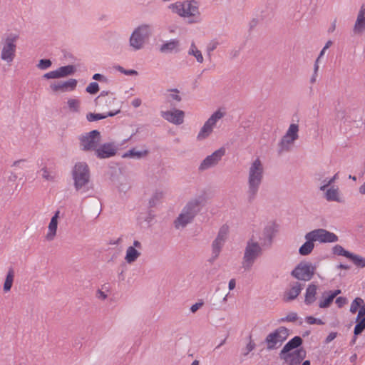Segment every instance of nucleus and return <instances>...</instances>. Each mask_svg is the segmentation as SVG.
<instances>
[{"mask_svg": "<svg viewBox=\"0 0 365 365\" xmlns=\"http://www.w3.org/2000/svg\"><path fill=\"white\" fill-rule=\"evenodd\" d=\"M99 91L98 83L96 82H91L86 87V91L91 95L96 94Z\"/></svg>", "mask_w": 365, "mask_h": 365, "instance_id": "nucleus-47", "label": "nucleus"}, {"mask_svg": "<svg viewBox=\"0 0 365 365\" xmlns=\"http://www.w3.org/2000/svg\"><path fill=\"white\" fill-rule=\"evenodd\" d=\"M77 86V81L71 78L66 81L54 82L51 84L50 87L53 91L67 92L75 90Z\"/></svg>", "mask_w": 365, "mask_h": 365, "instance_id": "nucleus-15", "label": "nucleus"}, {"mask_svg": "<svg viewBox=\"0 0 365 365\" xmlns=\"http://www.w3.org/2000/svg\"><path fill=\"white\" fill-rule=\"evenodd\" d=\"M105 119L104 113H88L86 115V120L88 122H93L99 120Z\"/></svg>", "mask_w": 365, "mask_h": 365, "instance_id": "nucleus-46", "label": "nucleus"}, {"mask_svg": "<svg viewBox=\"0 0 365 365\" xmlns=\"http://www.w3.org/2000/svg\"><path fill=\"white\" fill-rule=\"evenodd\" d=\"M96 296L98 299L102 300H104L107 298V294L101 290H98Z\"/></svg>", "mask_w": 365, "mask_h": 365, "instance_id": "nucleus-63", "label": "nucleus"}, {"mask_svg": "<svg viewBox=\"0 0 365 365\" xmlns=\"http://www.w3.org/2000/svg\"><path fill=\"white\" fill-rule=\"evenodd\" d=\"M225 243L215 239L212 243V261H215L220 255Z\"/></svg>", "mask_w": 365, "mask_h": 365, "instance_id": "nucleus-29", "label": "nucleus"}, {"mask_svg": "<svg viewBox=\"0 0 365 365\" xmlns=\"http://www.w3.org/2000/svg\"><path fill=\"white\" fill-rule=\"evenodd\" d=\"M116 69L118 71H120L121 73H123L127 76H133V75L138 74V72L135 70H133V69L126 70L120 66H117Z\"/></svg>", "mask_w": 365, "mask_h": 365, "instance_id": "nucleus-52", "label": "nucleus"}, {"mask_svg": "<svg viewBox=\"0 0 365 365\" xmlns=\"http://www.w3.org/2000/svg\"><path fill=\"white\" fill-rule=\"evenodd\" d=\"M168 9L180 17L188 18L190 24H197L202 21L199 3L196 0L176 1L170 4Z\"/></svg>", "mask_w": 365, "mask_h": 365, "instance_id": "nucleus-3", "label": "nucleus"}, {"mask_svg": "<svg viewBox=\"0 0 365 365\" xmlns=\"http://www.w3.org/2000/svg\"><path fill=\"white\" fill-rule=\"evenodd\" d=\"M316 267L309 262H301L292 271L291 274L294 278L302 281L310 280L315 272Z\"/></svg>", "mask_w": 365, "mask_h": 365, "instance_id": "nucleus-10", "label": "nucleus"}, {"mask_svg": "<svg viewBox=\"0 0 365 365\" xmlns=\"http://www.w3.org/2000/svg\"><path fill=\"white\" fill-rule=\"evenodd\" d=\"M365 30V6H362L358 13L356 21L354 26V33L361 34Z\"/></svg>", "mask_w": 365, "mask_h": 365, "instance_id": "nucleus-19", "label": "nucleus"}, {"mask_svg": "<svg viewBox=\"0 0 365 365\" xmlns=\"http://www.w3.org/2000/svg\"><path fill=\"white\" fill-rule=\"evenodd\" d=\"M263 179L264 166L261 160L257 158L248 168L247 198L249 202L256 199Z\"/></svg>", "mask_w": 365, "mask_h": 365, "instance_id": "nucleus-1", "label": "nucleus"}, {"mask_svg": "<svg viewBox=\"0 0 365 365\" xmlns=\"http://www.w3.org/2000/svg\"><path fill=\"white\" fill-rule=\"evenodd\" d=\"M92 78L93 80L98 81L100 82H105V83H106L107 81H108L107 78L105 76H103V75H102L101 73H96V74H94Z\"/></svg>", "mask_w": 365, "mask_h": 365, "instance_id": "nucleus-58", "label": "nucleus"}, {"mask_svg": "<svg viewBox=\"0 0 365 365\" xmlns=\"http://www.w3.org/2000/svg\"><path fill=\"white\" fill-rule=\"evenodd\" d=\"M298 319L297 314L295 312L289 313L285 317H283L279 320V322H294Z\"/></svg>", "mask_w": 365, "mask_h": 365, "instance_id": "nucleus-50", "label": "nucleus"}, {"mask_svg": "<svg viewBox=\"0 0 365 365\" xmlns=\"http://www.w3.org/2000/svg\"><path fill=\"white\" fill-rule=\"evenodd\" d=\"M212 131L213 130L210 127H208V125L204 123L197 135V139L198 140H205L212 133Z\"/></svg>", "mask_w": 365, "mask_h": 365, "instance_id": "nucleus-41", "label": "nucleus"}, {"mask_svg": "<svg viewBox=\"0 0 365 365\" xmlns=\"http://www.w3.org/2000/svg\"><path fill=\"white\" fill-rule=\"evenodd\" d=\"M302 289V286L299 282H295L291 287L289 289L284 295V300L286 302H290L295 299L298 295L300 294Z\"/></svg>", "mask_w": 365, "mask_h": 365, "instance_id": "nucleus-23", "label": "nucleus"}, {"mask_svg": "<svg viewBox=\"0 0 365 365\" xmlns=\"http://www.w3.org/2000/svg\"><path fill=\"white\" fill-rule=\"evenodd\" d=\"M164 196L162 190H155L148 200V208H153L160 204L161 200Z\"/></svg>", "mask_w": 365, "mask_h": 365, "instance_id": "nucleus-26", "label": "nucleus"}, {"mask_svg": "<svg viewBox=\"0 0 365 365\" xmlns=\"http://www.w3.org/2000/svg\"><path fill=\"white\" fill-rule=\"evenodd\" d=\"M225 154V149L224 148H220L213 152L211 155H207L200 164L198 167L199 171H205L216 166L222 160Z\"/></svg>", "mask_w": 365, "mask_h": 365, "instance_id": "nucleus-11", "label": "nucleus"}, {"mask_svg": "<svg viewBox=\"0 0 365 365\" xmlns=\"http://www.w3.org/2000/svg\"><path fill=\"white\" fill-rule=\"evenodd\" d=\"M144 218V220L148 224L150 225L153 220L155 218V215L151 210H148L146 213V216Z\"/></svg>", "mask_w": 365, "mask_h": 365, "instance_id": "nucleus-55", "label": "nucleus"}, {"mask_svg": "<svg viewBox=\"0 0 365 365\" xmlns=\"http://www.w3.org/2000/svg\"><path fill=\"white\" fill-rule=\"evenodd\" d=\"M154 32L151 24H143L137 26L129 38V46L133 51H137L143 48L145 43Z\"/></svg>", "mask_w": 365, "mask_h": 365, "instance_id": "nucleus-6", "label": "nucleus"}, {"mask_svg": "<svg viewBox=\"0 0 365 365\" xmlns=\"http://www.w3.org/2000/svg\"><path fill=\"white\" fill-rule=\"evenodd\" d=\"M79 140L82 150L95 152L101 143V133L98 130H93L81 136Z\"/></svg>", "mask_w": 365, "mask_h": 365, "instance_id": "nucleus-8", "label": "nucleus"}, {"mask_svg": "<svg viewBox=\"0 0 365 365\" xmlns=\"http://www.w3.org/2000/svg\"><path fill=\"white\" fill-rule=\"evenodd\" d=\"M148 153V151L145 150L143 151H137L134 148L129 150L128 151L123 153L122 155L124 158H131L140 159L141 158L146 156Z\"/></svg>", "mask_w": 365, "mask_h": 365, "instance_id": "nucleus-34", "label": "nucleus"}, {"mask_svg": "<svg viewBox=\"0 0 365 365\" xmlns=\"http://www.w3.org/2000/svg\"><path fill=\"white\" fill-rule=\"evenodd\" d=\"M60 211L57 210L54 215L51 217L48 227V232L46 236V239L48 241H52L54 240L56 235V231L58 227V219L59 217Z\"/></svg>", "mask_w": 365, "mask_h": 365, "instance_id": "nucleus-18", "label": "nucleus"}, {"mask_svg": "<svg viewBox=\"0 0 365 365\" xmlns=\"http://www.w3.org/2000/svg\"><path fill=\"white\" fill-rule=\"evenodd\" d=\"M303 341L300 336H296L290 339L282 348L279 353V356L284 355V354L290 352V351L294 349H299V347L302 345Z\"/></svg>", "mask_w": 365, "mask_h": 365, "instance_id": "nucleus-22", "label": "nucleus"}, {"mask_svg": "<svg viewBox=\"0 0 365 365\" xmlns=\"http://www.w3.org/2000/svg\"><path fill=\"white\" fill-rule=\"evenodd\" d=\"M41 172H42V178L47 181L53 182L57 178L56 172L49 170L47 167L41 168Z\"/></svg>", "mask_w": 365, "mask_h": 365, "instance_id": "nucleus-35", "label": "nucleus"}, {"mask_svg": "<svg viewBox=\"0 0 365 365\" xmlns=\"http://www.w3.org/2000/svg\"><path fill=\"white\" fill-rule=\"evenodd\" d=\"M141 103H142V101L140 98H134L131 102V105L134 108H138L141 105Z\"/></svg>", "mask_w": 365, "mask_h": 365, "instance_id": "nucleus-62", "label": "nucleus"}, {"mask_svg": "<svg viewBox=\"0 0 365 365\" xmlns=\"http://www.w3.org/2000/svg\"><path fill=\"white\" fill-rule=\"evenodd\" d=\"M202 305H203V302H197V303L194 304L190 307L191 312H192V313L196 312L200 307H202Z\"/></svg>", "mask_w": 365, "mask_h": 365, "instance_id": "nucleus-61", "label": "nucleus"}, {"mask_svg": "<svg viewBox=\"0 0 365 365\" xmlns=\"http://www.w3.org/2000/svg\"><path fill=\"white\" fill-rule=\"evenodd\" d=\"M263 247L254 239V236L247 241L242 259V267L245 271L250 270L256 260L262 255Z\"/></svg>", "mask_w": 365, "mask_h": 365, "instance_id": "nucleus-5", "label": "nucleus"}, {"mask_svg": "<svg viewBox=\"0 0 365 365\" xmlns=\"http://www.w3.org/2000/svg\"><path fill=\"white\" fill-rule=\"evenodd\" d=\"M219 46V42L215 40V39H213L212 41H210L209 42V43L207 44V51L210 53H212V51H214L217 47Z\"/></svg>", "mask_w": 365, "mask_h": 365, "instance_id": "nucleus-53", "label": "nucleus"}, {"mask_svg": "<svg viewBox=\"0 0 365 365\" xmlns=\"http://www.w3.org/2000/svg\"><path fill=\"white\" fill-rule=\"evenodd\" d=\"M223 116L224 113L221 112L220 110H217L211 115L208 120H210L211 123L216 125L217 122L219 120H220Z\"/></svg>", "mask_w": 365, "mask_h": 365, "instance_id": "nucleus-48", "label": "nucleus"}, {"mask_svg": "<svg viewBox=\"0 0 365 365\" xmlns=\"http://www.w3.org/2000/svg\"><path fill=\"white\" fill-rule=\"evenodd\" d=\"M69 110L73 113L79 112L81 101L77 98H69L67 101Z\"/></svg>", "mask_w": 365, "mask_h": 365, "instance_id": "nucleus-42", "label": "nucleus"}, {"mask_svg": "<svg viewBox=\"0 0 365 365\" xmlns=\"http://www.w3.org/2000/svg\"><path fill=\"white\" fill-rule=\"evenodd\" d=\"M230 228L229 226L226 224L222 225L218 231L217 237H215L217 240L222 241L225 243L228 235H229Z\"/></svg>", "mask_w": 365, "mask_h": 365, "instance_id": "nucleus-37", "label": "nucleus"}, {"mask_svg": "<svg viewBox=\"0 0 365 365\" xmlns=\"http://www.w3.org/2000/svg\"><path fill=\"white\" fill-rule=\"evenodd\" d=\"M341 293L340 289H336L334 291H330L328 296L324 297L319 302V306L320 308H327L328 307L331 303L333 302L334 299Z\"/></svg>", "mask_w": 365, "mask_h": 365, "instance_id": "nucleus-27", "label": "nucleus"}, {"mask_svg": "<svg viewBox=\"0 0 365 365\" xmlns=\"http://www.w3.org/2000/svg\"><path fill=\"white\" fill-rule=\"evenodd\" d=\"M212 131L213 130L210 127H208V125L204 123L197 135V139L198 140H205L212 133Z\"/></svg>", "mask_w": 365, "mask_h": 365, "instance_id": "nucleus-40", "label": "nucleus"}, {"mask_svg": "<svg viewBox=\"0 0 365 365\" xmlns=\"http://www.w3.org/2000/svg\"><path fill=\"white\" fill-rule=\"evenodd\" d=\"M160 115L165 120L174 125H181L184 122L185 113L179 109L161 111Z\"/></svg>", "mask_w": 365, "mask_h": 365, "instance_id": "nucleus-14", "label": "nucleus"}, {"mask_svg": "<svg viewBox=\"0 0 365 365\" xmlns=\"http://www.w3.org/2000/svg\"><path fill=\"white\" fill-rule=\"evenodd\" d=\"M170 92V94L166 96V100L168 102L172 103L173 101L180 102L182 97L180 96V91L177 88L168 90Z\"/></svg>", "mask_w": 365, "mask_h": 365, "instance_id": "nucleus-39", "label": "nucleus"}, {"mask_svg": "<svg viewBox=\"0 0 365 365\" xmlns=\"http://www.w3.org/2000/svg\"><path fill=\"white\" fill-rule=\"evenodd\" d=\"M333 254L337 256H344L346 258H349L350 255V252L346 250L341 245H336L332 248Z\"/></svg>", "mask_w": 365, "mask_h": 365, "instance_id": "nucleus-43", "label": "nucleus"}, {"mask_svg": "<svg viewBox=\"0 0 365 365\" xmlns=\"http://www.w3.org/2000/svg\"><path fill=\"white\" fill-rule=\"evenodd\" d=\"M314 242L320 243H332L339 240L338 236L325 229L319 228L309 232Z\"/></svg>", "mask_w": 365, "mask_h": 365, "instance_id": "nucleus-12", "label": "nucleus"}, {"mask_svg": "<svg viewBox=\"0 0 365 365\" xmlns=\"http://www.w3.org/2000/svg\"><path fill=\"white\" fill-rule=\"evenodd\" d=\"M140 252H138L133 247H128L126 250V254L125 257V261L128 263H133L140 257Z\"/></svg>", "mask_w": 365, "mask_h": 365, "instance_id": "nucleus-30", "label": "nucleus"}, {"mask_svg": "<svg viewBox=\"0 0 365 365\" xmlns=\"http://www.w3.org/2000/svg\"><path fill=\"white\" fill-rule=\"evenodd\" d=\"M19 36L16 34H9L6 36L1 53V58L10 63L13 61L16 49V42Z\"/></svg>", "mask_w": 365, "mask_h": 365, "instance_id": "nucleus-7", "label": "nucleus"}, {"mask_svg": "<svg viewBox=\"0 0 365 365\" xmlns=\"http://www.w3.org/2000/svg\"><path fill=\"white\" fill-rule=\"evenodd\" d=\"M57 70L58 78H64L73 74L76 69L73 65H67L59 67Z\"/></svg>", "mask_w": 365, "mask_h": 365, "instance_id": "nucleus-31", "label": "nucleus"}, {"mask_svg": "<svg viewBox=\"0 0 365 365\" xmlns=\"http://www.w3.org/2000/svg\"><path fill=\"white\" fill-rule=\"evenodd\" d=\"M180 46V41L177 38L170 39V41H165L160 47L161 53H172L177 52Z\"/></svg>", "mask_w": 365, "mask_h": 365, "instance_id": "nucleus-24", "label": "nucleus"}, {"mask_svg": "<svg viewBox=\"0 0 365 365\" xmlns=\"http://www.w3.org/2000/svg\"><path fill=\"white\" fill-rule=\"evenodd\" d=\"M235 286H236V281H235V279H231L229 281V284H228L229 289L230 290L234 289Z\"/></svg>", "mask_w": 365, "mask_h": 365, "instance_id": "nucleus-64", "label": "nucleus"}, {"mask_svg": "<svg viewBox=\"0 0 365 365\" xmlns=\"http://www.w3.org/2000/svg\"><path fill=\"white\" fill-rule=\"evenodd\" d=\"M348 259L351 260L356 267L360 268L365 267V258L361 256L351 252Z\"/></svg>", "mask_w": 365, "mask_h": 365, "instance_id": "nucleus-38", "label": "nucleus"}, {"mask_svg": "<svg viewBox=\"0 0 365 365\" xmlns=\"http://www.w3.org/2000/svg\"><path fill=\"white\" fill-rule=\"evenodd\" d=\"M279 356L288 365H299L306 357V351L303 348H299Z\"/></svg>", "mask_w": 365, "mask_h": 365, "instance_id": "nucleus-13", "label": "nucleus"}, {"mask_svg": "<svg viewBox=\"0 0 365 365\" xmlns=\"http://www.w3.org/2000/svg\"><path fill=\"white\" fill-rule=\"evenodd\" d=\"M288 335V329L284 327H280L269 334L265 339L267 349H277L287 339Z\"/></svg>", "mask_w": 365, "mask_h": 365, "instance_id": "nucleus-9", "label": "nucleus"}, {"mask_svg": "<svg viewBox=\"0 0 365 365\" xmlns=\"http://www.w3.org/2000/svg\"><path fill=\"white\" fill-rule=\"evenodd\" d=\"M304 238L306 242L299 249V253L302 256L309 255L314 248V241L309 232L305 235Z\"/></svg>", "mask_w": 365, "mask_h": 365, "instance_id": "nucleus-21", "label": "nucleus"}, {"mask_svg": "<svg viewBox=\"0 0 365 365\" xmlns=\"http://www.w3.org/2000/svg\"><path fill=\"white\" fill-rule=\"evenodd\" d=\"M364 304V302L363 299L360 297H356L351 304L350 312L352 314H354L357 312V310Z\"/></svg>", "mask_w": 365, "mask_h": 365, "instance_id": "nucleus-44", "label": "nucleus"}, {"mask_svg": "<svg viewBox=\"0 0 365 365\" xmlns=\"http://www.w3.org/2000/svg\"><path fill=\"white\" fill-rule=\"evenodd\" d=\"M116 153V148L113 143H104L97 147L95 154L97 158L100 159L108 158L115 155Z\"/></svg>", "mask_w": 365, "mask_h": 365, "instance_id": "nucleus-16", "label": "nucleus"}, {"mask_svg": "<svg viewBox=\"0 0 365 365\" xmlns=\"http://www.w3.org/2000/svg\"><path fill=\"white\" fill-rule=\"evenodd\" d=\"M187 53L190 56H193L196 58V61L200 63H202L204 61L202 52L197 48L195 42L193 41L190 44Z\"/></svg>", "mask_w": 365, "mask_h": 365, "instance_id": "nucleus-32", "label": "nucleus"}, {"mask_svg": "<svg viewBox=\"0 0 365 365\" xmlns=\"http://www.w3.org/2000/svg\"><path fill=\"white\" fill-rule=\"evenodd\" d=\"M347 299L344 297H339L336 299L335 301L339 308H341L342 307H344L347 303Z\"/></svg>", "mask_w": 365, "mask_h": 365, "instance_id": "nucleus-57", "label": "nucleus"}, {"mask_svg": "<svg viewBox=\"0 0 365 365\" xmlns=\"http://www.w3.org/2000/svg\"><path fill=\"white\" fill-rule=\"evenodd\" d=\"M14 279V270L10 267L8 270L5 282L4 284V291L7 292L11 290Z\"/></svg>", "mask_w": 365, "mask_h": 365, "instance_id": "nucleus-33", "label": "nucleus"}, {"mask_svg": "<svg viewBox=\"0 0 365 365\" xmlns=\"http://www.w3.org/2000/svg\"><path fill=\"white\" fill-rule=\"evenodd\" d=\"M317 287L311 284L308 286L306 290L304 302L306 304L309 305L312 304L316 299Z\"/></svg>", "mask_w": 365, "mask_h": 365, "instance_id": "nucleus-25", "label": "nucleus"}, {"mask_svg": "<svg viewBox=\"0 0 365 365\" xmlns=\"http://www.w3.org/2000/svg\"><path fill=\"white\" fill-rule=\"evenodd\" d=\"M324 192V198L328 202H341L340 198L339 189L336 186H329L326 188Z\"/></svg>", "mask_w": 365, "mask_h": 365, "instance_id": "nucleus-20", "label": "nucleus"}, {"mask_svg": "<svg viewBox=\"0 0 365 365\" xmlns=\"http://www.w3.org/2000/svg\"><path fill=\"white\" fill-rule=\"evenodd\" d=\"M305 321L309 324H319V325H322L324 324L322 319L314 318L312 316L307 317L305 319Z\"/></svg>", "mask_w": 365, "mask_h": 365, "instance_id": "nucleus-54", "label": "nucleus"}, {"mask_svg": "<svg viewBox=\"0 0 365 365\" xmlns=\"http://www.w3.org/2000/svg\"><path fill=\"white\" fill-rule=\"evenodd\" d=\"M295 140H296L291 139V138H286V136L284 135L279 143V153L281 154L284 152L289 151Z\"/></svg>", "mask_w": 365, "mask_h": 365, "instance_id": "nucleus-28", "label": "nucleus"}, {"mask_svg": "<svg viewBox=\"0 0 365 365\" xmlns=\"http://www.w3.org/2000/svg\"><path fill=\"white\" fill-rule=\"evenodd\" d=\"M203 195L197 196L187 202L178 217L174 221L176 229L185 227L199 213L205 202Z\"/></svg>", "mask_w": 365, "mask_h": 365, "instance_id": "nucleus-2", "label": "nucleus"}, {"mask_svg": "<svg viewBox=\"0 0 365 365\" xmlns=\"http://www.w3.org/2000/svg\"><path fill=\"white\" fill-rule=\"evenodd\" d=\"M364 315H365V304L359 308L358 315L356 319V322H358L360 319H362L363 317H364Z\"/></svg>", "mask_w": 365, "mask_h": 365, "instance_id": "nucleus-59", "label": "nucleus"}, {"mask_svg": "<svg viewBox=\"0 0 365 365\" xmlns=\"http://www.w3.org/2000/svg\"><path fill=\"white\" fill-rule=\"evenodd\" d=\"M43 77L46 79L59 78L58 76L57 70L48 72V73H45Z\"/></svg>", "mask_w": 365, "mask_h": 365, "instance_id": "nucleus-56", "label": "nucleus"}, {"mask_svg": "<svg viewBox=\"0 0 365 365\" xmlns=\"http://www.w3.org/2000/svg\"><path fill=\"white\" fill-rule=\"evenodd\" d=\"M276 230L274 225H267L264 228L262 235L259 237L260 244L264 247H269L272 245Z\"/></svg>", "mask_w": 365, "mask_h": 365, "instance_id": "nucleus-17", "label": "nucleus"}, {"mask_svg": "<svg viewBox=\"0 0 365 365\" xmlns=\"http://www.w3.org/2000/svg\"><path fill=\"white\" fill-rule=\"evenodd\" d=\"M339 178V173H336L332 178H329L327 180V183L324 185H321L319 187V190L321 191H325L326 188L332 186L331 185L338 179Z\"/></svg>", "mask_w": 365, "mask_h": 365, "instance_id": "nucleus-51", "label": "nucleus"}, {"mask_svg": "<svg viewBox=\"0 0 365 365\" xmlns=\"http://www.w3.org/2000/svg\"><path fill=\"white\" fill-rule=\"evenodd\" d=\"M71 174L74 188L77 192L84 194L92 188L90 182V169L86 163H76L72 169Z\"/></svg>", "mask_w": 365, "mask_h": 365, "instance_id": "nucleus-4", "label": "nucleus"}, {"mask_svg": "<svg viewBox=\"0 0 365 365\" xmlns=\"http://www.w3.org/2000/svg\"><path fill=\"white\" fill-rule=\"evenodd\" d=\"M298 132L299 125L295 123H292L289 125L284 135L286 136V138H291V139L292 140H297L299 138Z\"/></svg>", "mask_w": 365, "mask_h": 365, "instance_id": "nucleus-36", "label": "nucleus"}, {"mask_svg": "<svg viewBox=\"0 0 365 365\" xmlns=\"http://www.w3.org/2000/svg\"><path fill=\"white\" fill-rule=\"evenodd\" d=\"M52 62L50 59H41L37 65L40 70H46L51 67Z\"/></svg>", "mask_w": 365, "mask_h": 365, "instance_id": "nucleus-49", "label": "nucleus"}, {"mask_svg": "<svg viewBox=\"0 0 365 365\" xmlns=\"http://www.w3.org/2000/svg\"><path fill=\"white\" fill-rule=\"evenodd\" d=\"M255 348V344L252 341H250L247 344V346H246V352L244 353V355L246 356L247 355L250 351H252V350H254Z\"/></svg>", "mask_w": 365, "mask_h": 365, "instance_id": "nucleus-60", "label": "nucleus"}, {"mask_svg": "<svg viewBox=\"0 0 365 365\" xmlns=\"http://www.w3.org/2000/svg\"><path fill=\"white\" fill-rule=\"evenodd\" d=\"M356 324L355 325L354 329V334L355 336H357L361 334L365 329V317L362 319H360L358 322H356Z\"/></svg>", "mask_w": 365, "mask_h": 365, "instance_id": "nucleus-45", "label": "nucleus"}]
</instances>
